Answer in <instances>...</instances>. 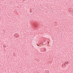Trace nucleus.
<instances>
[{"mask_svg": "<svg viewBox=\"0 0 73 73\" xmlns=\"http://www.w3.org/2000/svg\"><path fill=\"white\" fill-rule=\"evenodd\" d=\"M69 64V62H66L64 64V65L66 64Z\"/></svg>", "mask_w": 73, "mask_h": 73, "instance_id": "1", "label": "nucleus"}]
</instances>
